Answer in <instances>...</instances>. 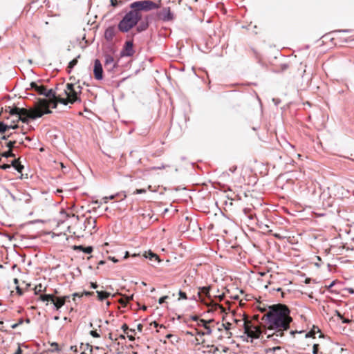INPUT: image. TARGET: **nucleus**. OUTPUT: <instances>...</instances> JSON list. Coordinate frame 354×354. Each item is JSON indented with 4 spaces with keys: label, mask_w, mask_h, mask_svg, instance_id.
<instances>
[{
    "label": "nucleus",
    "mask_w": 354,
    "mask_h": 354,
    "mask_svg": "<svg viewBox=\"0 0 354 354\" xmlns=\"http://www.w3.org/2000/svg\"><path fill=\"white\" fill-rule=\"evenodd\" d=\"M334 284H335V281H333L330 283V284L328 286V288H330L331 287H333Z\"/></svg>",
    "instance_id": "obj_64"
},
{
    "label": "nucleus",
    "mask_w": 354,
    "mask_h": 354,
    "mask_svg": "<svg viewBox=\"0 0 354 354\" xmlns=\"http://www.w3.org/2000/svg\"><path fill=\"white\" fill-rule=\"evenodd\" d=\"M96 293L97 295L98 299L100 301H103L111 295V293L104 291H96Z\"/></svg>",
    "instance_id": "obj_23"
},
{
    "label": "nucleus",
    "mask_w": 354,
    "mask_h": 354,
    "mask_svg": "<svg viewBox=\"0 0 354 354\" xmlns=\"http://www.w3.org/2000/svg\"><path fill=\"white\" fill-rule=\"evenodd\" d=\"M216 325L217 326H216V327L215 326V328H216L218 330H222V328H223V327H221V325L219 326L218 323H216Z\"/></svg>",
    "instance_id": "obj_60"
},
{
    "label": "nucleus",
    "mask_w": 354,
    "mask_h": 354,
    "mask_svg": "<svg viewBox=\"0 0 354 354\" xmlns=\"http://www.w3.org/2000/svg\"><path fill=\"white\" fill-rule=\"evenodd\" d=\"M143 257L145 259H149L151 261L160 262L159 257L151 251L145 252L143 254Z\"/></svg>",
    "instance_id": "obj_17"
},
{
    "label": "nucleus",
    "mask_w": 354,
    "mask_h": 354,
    "mask_svg": "<svg viewBox=\"0 0 354 354\" xmlns=\"http://www.w3.org/2000/svg\"><path fill=\"white\" fill-rule=\"evenodd\" d=\"M131 9L137 14L141 15L140 11H150L159 8V6L149 0L134 1L130 5Z\"/></svg>",
    "instance_id": "obj_4"
},
{
    "label": "nucleus",
    "mask_w": 354,
    "mask_h": 354,
    "mask_svg": "<svg viewBox=\"0 0 354 354\" xmlns=\"http://www.w3.org/2000/svg\"><path fill=\"white\" fill-rule=\"evenodd\" d=\"M60 219L59 221L62 222V223H64L66 219H68V218L70 217H72L77 222L79 220V216H75L74 214H73L71 216L70 214H68L65 210L62 209V211H60Z\"/></svg>",
    "instance_id": "obj_16"
},
{
    "label": "nucleus",
    "mask_w": 354,
    "mask_h": 354,
    "mask_svg": "<svg viewBox=\"0 0 354 354\" xmlns=\"http://www.w3.org/2000/svg\"><path fill=\"white\" fill-rule=\"evenodd\" d=\"M73 299L74 301H75V297H80V295L78 293H74V294L73 295Z\"/></svg>",
    "instance_id": "obj_61"
},
{
    "label": "nucleus",
    "mask_w": 354,
    "mask_h": 354,
    "mask_svg": "<svg viewBox=\"0 0 354 354\" xmlns=\"http://www.w3.org/2000/svg\"><path fill=\"white\" fill-rule=\"evenodd\" d=\"M265 312L261 320L264 322V334L267 338L276 342H281L286 331L290 328L292 322L289 308L282 304L268 306V309L260 308Z\"/></svg>",
    "instance_id": "obj_1"
},
{
    "label": "nucleus",
    "mask_w": 354,
    "mask_h": 354,
    "mask_svg": "<svg viewBox=\"0 0 354 354\" xmlns=\"http://www.w3.org/2000/svg\"><path fill=\"white\" fill-rule=\"evenodd\" d=\"M16 140L10 141L6 144V147L9 148V149L12 150V148L15 147V144L16 143Z\"/></svg>",
    "instance_id": "obj_39"
},
{
    "label": "nucleus",
    "mask_w": 354,
    "mask_h": 354,
    "mask_svg": "<svg viewBox=\"0 0 354 354\" xmlns=\"http://www.w3.org/2000/svg\"><path fill=\"white\" fill-rule=\"evenodd\" d=\"M80 55L77 56L76 58L73 59V60H71L69 62V64H68V66L66 68V71H67L68 73H71L72 69L73 68V67L77 65V64L78 62L77 59L80 58Z\"/></svg>",
    "instance_id": "obj_21"
},
{
    "label": "nucleus",
    "mask_w": 354,
    "mask_h": 354,
    "mask_svg": "<svg viewBox=\"0 0 354 354\" xmlns=\"http://www.w3.org/2000/svg\"><path fill=\"white\" fill-rule=\"evenodd\" d=\"M109 259L111 260L114 263L118 262V260L115 257H109Z\"/></svg>",
    "instance_id": "obj_57"
},
{
    "label": "nucleus",
    "mask_w": 354,
    "mask_h": 354,
    "mask_svg": "<svg viewBox=\"0 0 354 354\" xmlns=\"http://www.w3.org/2000/svg\"><path fill=\"white\" fill-rule=\"evenodd\" d=\"M69 298V296L64 297H55L52 294H44L41 295L39 299L42 301H51L55 308L58 310L61 308L66 303V300Z\"/></svg>",
    "instance_id": "obj_5"
},
{
    "label": "nucleus",
    "mask_w": 354,
    "mask_h": 354,
    "mask_svg": "<svg viewBox=\"0 0 354 354\" xmlns=\"http://www.w3.org/2000/svg\"><path fill=\"white\" fill-rule=\"evenodd\" d=\"M318 348H319V344H314L313 345V354H317L318 353Z\"/></svg>",
    "instance_id": "obj_42"
},
{
    "label": "nucleus",
    "mask_w": 354,
    "mask_h": 354,
    "mask_svg": "<svg viewBox=\"0 0 354 354\" xmlns=\"http://www.w3.org/2000/svg\"><path fill=\"white\" fill-rule=\"evenodd\" d=\"M10 114L11 115H17L18 117L17 121H21L24 123L28 124L29 119H32V113L24 108H16L10 109Z\"/></svg>",
    "instance_id": "obj_6"
},
{
    "label": "nucleus",
    "mask_w": 354,
    "mask_h": 354,
    "mask_svg": "<svg viewBox=\"0 0 354 354\" xmlns=\"http://www.w3.org/2000/svg\"><path fill=\"white\" fill-rule=\"evenodd\" d=\"M127 337H128L129 340L131 341V342L134 341V339H135V337L131 335H127Z\"/></svg>",
    "instance_id": "obj_56"
},
{
    "label": "nucleus",
    "mask_w": 354,
    "mask_h": 354,
    "mask_svg": "<svg viewBox=\"0 0 354 354\" xmlns=\"http://www.w3.org/2000/svg\"><path fill=\"white\" fill-rule=\"evenodd\" d=\"M214 329L215 325L211 326L210 324H207L205 326L203 331L205 332V335H209L212 333Z\"/></svg>",
    "instance_id": "obj_26"
},
{
    "label": "nucleus",
    "mask_w": 354,
    "mask_h": 354,
    "mask_svg": "<svg viewBox=\"0 0 354 354\" xmlns=\"http://www.w3.org/2000/svg\"><path fill=\"white\" fill-rule=\"evenodd\" d=\"M153 324H154V327L157 328V327H160V328H165V326L163 325H159L157 322H153Z\"/></svg>",
    "instance_id": "obj_55"
},
{
    "label": "nucleus",
    "mask_w": 354,
    "mask_h": 354,
    "mask_svg": "<svg viewBox=\"0 0 354 354\" xmlns=\"http://www.w3.org/2000/svg\"><path fill=\"white\" fill-rule=\"evenodd\" d=\"M116 195H111L109 196H105L103 198V201H104V203H108V201L109 200H112V199H114L115 198Z\"/></svg>",
    "instance_id": "obj_37"
},
{
    "label": "nucleus",
    "mask_w": 354,
    "mask_h": 354,
    "mask_svg": "<svg viewBox=\"0 0 354 354\" xmlns=\"http://www.w3.org/2000/svg\"><path fill=\"white\" fill-rule=\"evenodd\" d=\"M231 325L232 324L230 322H226L225 324H221V326L223 327L225 330V335L227 336V337H230V336L232 335V333L230 331L231 328Z\"/></svg>",
    "instance_id": "obj_24"
},
{
    "label": "nucleus",
    "mask_w": 354,
    "mask_h": 354,
    "mask_svg": "<svg viewBox=\"0 0 354 354\" xmlns=\"http://www.w3.org/2000/svg\"><path fill=\"white\" fill-rule=\"evenodd\" d=\"M320 333V330L317 326H313L310 331L306 334V337H315L316 333Z\"/></svg>",
    "instance_id": "obj_25"
},
{
    "label": "nucleus",
    "mask_w": 354,
    "mask_h": 354,
    "mask_svg": "<svg viewBox=\"0 0 354 354\" xmlns=\"http://www.w3.org/2000/svg\"><path fill=\"white\" fill-rule=\"evenodd\" d=\"M167 296H163L162 297H160L158 300V303L160 304H162L165 301V299H167Z\"/></svg>",
    "instance_id": "obj_45"
},
{
    "label": "nucleus",
    "mask_w": 354,
    "mask_h": 354,
    "mask_svg": "<svg viewBox=\"0 0 354 354\" xmlns=\"http://www.w3.org/2000/svg\"><path fill=\"white\" fill-rule=\"evenodd\" d=\"M129 256V252H125V255L124 256V259H127L128 258V257Z\"/></svg>",
    "instance_id": "obj_63"
},
{
    "label": "nucleus",
    "mask_w": 354,
    "mask_h": 354,
    "mask_svg": "<svg viewBox=\"0 0 354 354\" xmlns=\"http://www.w3.org/2000/svg\"><path fill=\"white\" fill-rule=\"evenodd\" d=\"M133 42L132 40L127 41L120 52L122 57H131L134 55Z\"/></svg>",
    "instance_id": "obj_9"
},
{
    "label": "nucleus",
    "mask_w": 354,
    "mask_h": 354,
    "mask_svg": "<svg viewBox=\"0 0 354 354\" xmlns=\"http://www.w3.org/2000/svg\"><path fill=\"white\" fill-rule=\"evenodd\" d=\"M117 66V63L115 62L114 58L112 55L106 54L104 55V66L109 71H112Z\"/></svg>",
    "instance_id": "obj_13"
},
{
    "label": "nucleus",
    "mask_w": 354,
    "mask_h": 354,
    "mask_svg": "<svg viewBox=\"0 0 354 354\" xmlns=\"http://www.w3.org/2000/svg\"><path fill=\"white\" fill-rule=\"evenodd\" d=\"M167 166L165 165H161L160 166H158V167H152V169H154V170H156V169H165L166 168Z\"/></svg>",
    "instance_id": "obj_46"
},
{
    "label": "nucleus",
    "mask_w": 354,
    "mask_h": 354,
    "mask_svg": "<svg viewBox=\"0 0 354 354\" xmlns=\"http://www.w3.org/2000/svg\"><path fill=\"white\" fill-rule=\"evenodd\" d=\"M1 156L5 158L15 157V155L12 153L11 149H9L8 151L3 153Z\"/></svg>",
    "instance_id": "obj_33"
},
{
    "label": "nucleus",
    "mask_w": 354,
    "mask_h": 354,
    "mask_svg": "<svg viewBox=\"0 0 354 354\" xmlns=\"http://www.w3.org/2000/svg\"><path fill=\"white\" fill-rule=\"evenodd\" d=\"M141 18V15L137 14L136 11H133L131 9V10L128 12L119 22L118 28L120 31L122 32H127L137 25Z\"/></svg>",
    "instance_id": "obj_2"
},
{
    "label": "nucleus",
    "mask_w": 354,
    "mask_h": 354,
    "mask_svg": "<svg viewBox=\"0 0 354 354\" xmlns=\"http://www.w3.org/2000/svg\"><path fill=\"white\" fill-rule=\"evenodd\" d=\"M178 295L181 299H187L186 293L185 292H183L182 290H179Z\"/></svg>",
    "instance_id": "obj_41"
},
{
    "label": "nucleus",
    "mask_w": 354,
    "mask_h": 354,
    "mask_svg": "<svg viewBox=\"0 0 354 354\" xmlns=\"http://www.w3.org/2000/svg\"><path fill=\"white\" fill-rule=\"evenodd\" d=\"M11 165L18 171L21 173L24 169V165H22L18 159H15L12 161Z\"/></svg>",
    "instance_id": "obj_19"
},
{
    "label": "nucleus",
    "mask_w": 354,
    "mask_h": 354,
    "mask_svg": "<svg viewBox=\"0 0 354 354\" xmlns=\"http://www.w3.org/2000/svg\"><path fill=\"white\" fill-rule=\"evenodd\" d=\"M90 335L95 338H98L100 337V334L97 332V330H93L90 331Z\"/></svg>",
    "instance_id": "obj_38"
},
{
    "label": "nucleus",
    "mask_w": 354,
    "mask_h": 354,
    "mask_svg": "<svg viewBox=\"0 0 354 354\" xmlns=\"http://www.w3.org/2000/svg\"><path fill=\"white\" fill-rule=\"evenodd\" d=\"M147 190L145 189H136L133 194H145L146 193Z\"/></svg>",
    "instance_id": "obj_40"
},
{
    "label": "nucleus",
    "mask_w": 354,
    "mask_h": 354,
    "mask_svg": "<svg viewBox=\"0 0 354 354\" xmlns=\"http://www.w3.org/2000/svg\"><path fill=\"white\" fill-rule=\"evenodd\" d=\"M8 129V125L0 121V133L6 132Z\"/></svg>",
    "instance_id": "obj_32"
},
{
    "label": "nucleus",
    "mask_w": 354,
    "mask_h": 354,
    "mask_svg": "<svg viewBox=\"0 0 354 354\" xmlns=\"http://www.w3.org/2000/svg\"><path fill=\"white\" fill-rule=\"evenodd\" d=\"M16 290H17V292L18 295H23V290L19 286L17 287Z\"/></svg>",
    "instance_id": "obj_48"
},
{
    "label": "nucleus",
    "mask_w": 354,
    "mask_h": 354,
    "mask_svg": "<svg viewBox=\"0 0 354 354\" xmlns=\"http://www.w3.org/2000/svg\"><path fill=\"white\" fill-rule=\"evenodd\" d=\"M18 128V125L15 124V125H8V129H17Z\"/></svg>",
    "instance_id": "obj_54"
},
{
    "label": "nucleus",
    "mask_w": 354,
    "mask_h": 354,
    "mask_svg": "<svg viewBox=\"0 0 354 354\" xmlns=\"http://www.w3.org/2000/svg\"><path fill=\"white\" fill-rule=\"evenodd\" d=\"M96 218L92 216L87 217L83 223V231L87 230L89 233L92 234V230L96 227Z\"/></svg>",
    "instance_id": "obj_11"
},
{
    "label": "nucleus",
    "mask_w": 354,
    "mask_h": 354,
    "mask_svg": "<svg viewBox=\"0 0 354 354\" xmlns=\"http://www.w3.org/2000/svg\"><path fill=\"white\" fill-rule=\"evenodd\" d=\"M197 335L200 336L205 335V332L203 330H198Z\"/></svg>",
    "instance_id": "obj_53"
},
{
    "label": "nucleus",
    "mask_w": 354,
    "mask_h": 354,
    "mask_svg": "<svg viewBox=\"0 0 354 354\" xmlns=\"http://www.w3.org/2000/svg\"><path fill=\"white\" fill-rule=\"evenodd\" d=\"M235 322L237 324L242 323L244 333L252 339L259 338L263 333L261 327L257 324H253L251 321L247 319H235Z\"/></svg>",
    "instance_id": "obj_3"
},
{
    "label": "nucleus",
    "mask_w": 354,
    "mask_h": 354,
    "mask_svg": "<svg viewBox=\"0 0 354 354\" xmlns=\"http://www.w3.org/2000/svg\"><path fill=\"white\" fill-rule=\"evenodd\" d=\"M132 298V296L131 297H127L125 299H120L119 300V302L124 306H127V303Z\"/></svg>",
    "instance_id": "obj_34"
},
{
    "label": "nucleus",
    "mask_w": 354,
    "mask_h": 354,
    "mask_svg": "<svg viewBox=\"0 0 354 354\" xmlns=\"http://www.w3.org/2000/svg\"><path fill=\"white\" fill-rule=\"evenodd\" d=\"M212 348H213V351H212L213 354H220L221 353L219 349L217 347H215L214 346H212Z\"/></svg>",
    "instance_id": "obj_44"
},
{
    "label": "nucleus",
    "mask_w": 354,
    "mask_h": 354,
    "mask_svg": "<svg viewBox=\"0 0 354 354\" xmlns=\"http://www.w3.org/2000/svg\"><path fill=\"white\" fill-rule=\"evenodd\" d=\"M91 287L93 289H95L97 288V285L95 283H91Z\"/></svg>",
    "instance_id": "obj_59"
},
{
    "label": "nucleus",
    "mask_w": 354,
    "mask_h": 354,
    "mask_svg": "<svg viewBox=\"0 0 354 354\" xmlns=\"http://www.w3.org/2000/svg\"><path fill=\"white\" fill-rule=\"evenodd\" d=\"M57 102L63 104L64 105H67L68 103H70L68 97L62 98L60 97H57Z\"/></svg>",
    "instance_id": "obj_31"
},
{
    "label": "nucleus",
    "mask_w": 354,
    "mask_h": 354,
    "mask_svg": "<svg viewBox=\"0 0 354 354\" xmlns=\"http://www.w3.org/2000/svg\"><path fill=\"white\" fill-rule=\"evenodd\" d=\"M191 319L193 321L198 322L200 319L197 315H194L191 317Z\"/></svg>",
    "instance_id": "obj_50"
},
{
    "label": "nucleus",
    "mask_w": 354,
    "mask_h": 354,
    "mask_svg": "<svg viewBox=\"0 0 354 354\" xmlns=\"http://www.w3.org/2000/svg\"><path fill=\"white\" fill-rule=\"evenodd\" d=\"M23 322V320L22 319H20L19 322L17 324H13L11 327L12 328H16L18 326H19L20 324H21Z\"/></svg>",
    "instance_id": "obj_47"
},
{
    "label": "nucleus",
    "mask_w": 354,
    "mask_h": 354,
    "mask_svg": "<svg viewBox=\"0 0 354 354\" xmlns=\"http://www.w3.org/2000/svg\"><path fill=\"white\" fill-rule=\"evenodd\" d=\"M94 77L97 80H102L103 79V68L100 61L96 59L94 62V69H93Z\"/></svg>",
    "instance_id": "obj_12"
},
{
    "label": "nucleus",
    "mask_w": 354,
    "mask_h": 354,
    "mask_svg": "<svg viewBox=\"0 0 354 354\" xmlns=\"http://www.w3.org/2000/svg\"><path fill=\"white\" fill-rule=\"evenodd\" d=\"M21 353H22V350L21 349L20 347H18L17 350L16 351V352L14 354H21Z\"/></svg>",
    "instance_id": "obj_58"
},
{
    "label": "nucleus",
    "mask_w": 354,
    "mask_h": 354,
    "mask_svg": "<svg viewBox=\"0 0 354 354\" xmlns=\"http://www.w3.org/2000/svg\"><path fill=\"white\" fill-rule=\"evenodd\" d=\"M68 231L70 233H71V232H72L71 227V226H68ZM73 233L74 234H75V235L77 234V237L84 236V234H81L80 232H75V231H74V232H73Z\"/></svg>",
    "instance_id": "obj_36"
},
{
    "label": "nucleus",
    "mask_w": 354,
    "mask_h": 354,
    "mask_svg": "<svg viewBox=\"0 0 354 354\" xmlns=\"http://www.w3.org/2000/svg\"><path fill=\"white\" fill-rule=\"evenodd\" d=\"M115 35V28L110 26L107 28L104 32V38L106 41H111Z\"/></svg>",
    "instance_id": "obj_14"
},
{
    "label": "nucleus",
    "mask_w": 354,
    "mask_h": 354,
    "mask_svg": "<svg viewBox=\"0 0 354 354\" xmlns=\"http://www.w3.org/2000/svg\"><path fill=\"white\" fill-rule=\"evenodd\" d=\"M12 133H10V134H9V135H8V136H3L2 137V139H3V140H6V139H8V138H10V136H12Z\"/></svg>",
    "instance_id": "obj_62"
},
{
    "label": "nucleus",
    "mask_w": 354,
    "mask_h": 354,
    "mask_svg": "<svg viewBox=\"0 0 354 354\" xmlns=\"http://www.w3.org/2000/svg\"><path fill=\"white\" fill-rule=\"evenodd\" d=\"M148 26H149V24H148L147 20L146 19V21H141L137 26L136 29L138 32H142V31L147 30Z\"/></svg>",
    "instance_id": "obj_22"
},
{
    "label": "nucleus",
    "mask_w": 354,
    "mask_h": 354,
    "mask_svg": "<svg viewBox=\"0 0 354 354\" xmlns=\"http://www.w3.org/2000/svg\"><path fill=\"white\" fill-rule=\"evenodd\" d=\"M158 18L164 21H170L174 19V15L171 12L169 7L163 8L158 12Z\"/></svg>",
    "instance_id": "obj_10"
},
{
    "label": "nucleus",
    "mask_w": 354,
    "mask_h": 354,
    "mask_svg": "<svg viewBox=\"0 0 354 354\" xmlns=\"http://www.w3.org/2000/svg\"><path fill=\"white\" fill-rule=\"evenodd\" d=\"M46 287L44 286L41 283L36 285L34 291L35 295H39L41 292L46 291Z\"/></svg>",
    "instance_id": "obj_27"
},
{
    "label": "nucleus",
    "mask_w": 354,
    "mask_h": 354,
    "mask_svg": "<svg viewBox=\"0 0 354 354\" xmlns=\"http://www.w3.org/2000/svg\"><path fill=\"white\" fill-rule=\"evenodd\" d=\"M172 337H175V339L176 341H177V338L172 334H168L166 335V338L167 339H170V338H172Z\"/></svg>",
    "instance_id": "obj_51"
},
{
    "label": "nucleus",
    "mask_w": 354,
    "mask_h": 354,
    "mask_svg": "<svg viewBox=\"0 0 354 354\" xmlns=\"http://www.w3.org/2000/svg\"><path fill=\"white\" fill-rule=\"evenodd\" d=\"M110 2H111V6H113V7H116L119 4H122V1H118V0H110Z\"/></svg>",
    "instance_id": "obj_35"
},
{
    "label": "nucleus",
    "mask_w": 354,
    "mask_h": 354,
    "mask_svg": "<svg viewBox=\"0 0 354 354\" xmlns=\"http://www.w3.org/2000/svg\"><path fill=\"white\" fill-rule=\"evenodd\" d=\"M32 113V119L35 120L37 118L42 117L44 114H50L52 111L49 109V105L46 99L40 100L39 101V109L31 111Z\"/></svg>",
    "instance_id": "obj_8"
},
{
    "label": "nucleus",
    "mask_w": 354,
    "mask_h": 354,
    "mask_svg": "<svg viewBox=\"0 0 354 354\" xmlns=\"http://www.w3.org/2000/svg\"><path fill=\"white\" fill-rule=\"evenodd\" d=\"M48 102L49 107L51 106L53 109H55L57 106V100L56 99H49L47 100Z\"/></svg>",
    "instance_id": "obj_30"
},
{
    "label": "nucleus",
    "mask_w": 354,
    "mask_h": 354,
    "mask_svg": "<svg viewBox=\"0 0 354 354\" xmlns=\"http://www.w3.org/2000/svg\"><path fill=\"white\" fill-rule=\"evenodd\" d=\"M73 249L74 250H80V251H82L84 253H86V254H91L93 250V248L92 246H87V247H84L83 245H74L73 247Z\"/></svg>",
    "instance_id": "obj_18"
},
{
    "label": "nucleus",
    "mask_w": 354,
    "mask_h": 354,
    "mask_svg": "<svg viewBox=\"0 0 354 354\" xmlns=\"http://www.w3.org/2000/svg\"><path fill=\"white\" fill-rule=\"evenodd\" d=\"M16 108H17V107H12V106H6V107H5V111H6V112H8V113H10V109H16Z\"/></svg>",
    "instance_id": "obj_49"
},
{
    "label": "nucleus",
    "mask_w": 354,
    "mask_h": 354,
    "mask_svg": "<svg viewBox=\"0 0 354 354\" xmlns=\"http://www.w3.org/2000/svg\"><path fill=\"white\" fill-rule=\"evenodd\" d=\"M142 327H143L142 324H138V325H137V329H138V330H139L140 332H141V331L142 330Z\"/></svg>",
    "instance_id": "obj_52"
},
{
    "label": "nucleus",
    "mask_w": 354,
    "mask_h": 354,
    "mask_svg": "<svg viewBox=\"0 0 354 354\" xmlns=\"http://www.w3.org/2000/svg\"><path fill=\"white\" fill-rule=\"evenodd\" d=\"M82 87L80 86H77L75 88L73 84L68 83L66 84V89L64 90V93L67 97L69 98V102L71 104L77 101H80L79 93H81Z\"/></svg>",
    "instance_id": "obj_7"
},
{
    "label": "nucleus",
    "mask_w": 354,
    "mask_h": 354,
    "mask_svg": "<svg viewBox=\"0 0 354 354\" xmlns=\"http://www.w3.org/2000/svg\"><path fill=\"white\" fill-rule=\"evenodd\" d=\"M210 286H204L199 288V292H198V297L201 299V294H204L205 296L210 297L209 295Z\"/></svg>",
    "instance_id": "obj_20"
},
{
    "label": "nucleus",
    "mask_w": 354,
    "mask_h": 354,
    "mask_svg": "<svg viewBox=\"0 0 354 354\" xmlns=\"http://www.w3.org/2000/svg\"><path fill=\"white\" fill-rule=\"evenodd\" d=\"M122 330L124 331V333H128L127 331L129 330V327L126 324H124L122 327Z\"/></svg>",
    "instance_id": "obj_43"
},
{
    "label": "nucleus",
    "mask_w": 354,
    "mask_h": 354,
    "mask_svg": "<svg viewBox=\"0 0 354 354\" xmlns=\"http://www.w3.org/2000/svg\"><path fill=\"white\" fill-rule=\"evenodd\" d=\"M214 319L205 320L203 319H200L199 321L198 322L197 324L198 326H203L204 328L205 326H206L207 324H214Z\"/></svg>",
    "instance_id": "obj_28"
},
{
    "label": "nucleus",
    "mask_w": 354,
    "mask_h": 354,
    "mask_svg": "<svg viewBox=\"0 0 354 354\" xmlns=\"http://www.w3.org/2000/svg\"><path fill=\"white\" fill-rule=\"evenodd\" d=\"M30 86L32 89L37 91L39 94L43 95L45 94L46 91V88L43 85H38L36 82H31Z\"/></svg>",
    "instance_id": "obj_15"
},
{
    "label": "nucleus",
    "mask_w": 354,
    "mask_h": 354,
    "mask_svg": "<svg viewBox=\"0 0 354 354\" xmlns=\"http://www.w3.org/2000/svg\"><path fill=\"white\" fill-rule=\"evenodd\" d=\"M44 96L49 97L50 99H56V93L53 89L47 90L45 92V94H44Z\"/></svg>",
    "instance_id": "obj_29"
}]
</instances>
